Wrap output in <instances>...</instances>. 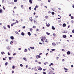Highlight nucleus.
I'll return each instance as SVG.
<instances>
[{
	"label": "nucleus",
	"mask_w": 74,
	"mask_h": 74,
	"mask_svg": "<svg viewBox=\"0 0 74 74\" xmlns=\"http://www.w3.org/2000/svg\"><path fill=\"white\" fill-rule=\"evenodd\" d=\"M14 2H17V0H14Z\"/></svg>",
	"instance_id": "54"
},
{
	"label": "nucleus",
	"mask_w": 74,
	"mask_h": 74,
	"mask_svg": "<svg viewBox=\"0 0 74 74\" xmlns=\"http://www.w3.org/2000/svg\"><path fill=\"white\" fill-rule=\"evenodd\" d=\"M51 51H55V49H52Z\"/></svg>",
	"instance_id": "36"
},
{
	"label": "nucleus",
	"mask_w": 74,
	"mask_h": 74,
	"mask_svg": "<svg viewBox=\"0 0 74 74\" xmlns=\"http://www.w3.org/2000/svg\"><path fill=\"white\" fill-rule=\"evenodd\" d=\"M38 69L39 70L41 71L42 70V68H41V67H40Z\"/></svg>",
	"instance_id": "13"
},
{
	"label": "nucleus",
	"mask_w": 74,
	"mask_h": 74,
	"mask_svg": "<svg viewBox=\"0 0 74 74\" xmlns=\"http://www.w3.org/2000/svg\"><path fill=\"white\" fill-rule=\"evenodd\" d=\"M48 17V16H45V18H46V19H47Z\"/></svg>",
	"instance_id": "32"
},
{
	"label": "nucleus",
	"mask_w": 74,
	"mask_h": 74,
	"mask_svg": "<svg viewBox=\"0 0 74 74\" xmlns=\"http://www.w3.org/2000/svg\"><path fill=\"white\" fill-rule=\"evenodd\" d=\"M43 74H46V73H45V72H43Z\"/></svg>",
	"instance_id": "55"
},
{
	"label": "nucleus",
	"mask_w": 74,
	"mask_h": 74,
	"mask_svg": "<svg viewBox=\"0 0 74 74\" xmlns=\"http://www.w3.org/2000/svg\"><path fill=\"white\" fill-rule=\"evenodd\" d=\"M37 5H36V6H35V8H38V6H37Z\"/></svg>",
	"instance_id": "62"
},
{
	"label": "nucleus",
	"mask_w": 74,
	"mask_h": 74,
	"mask_svg": "<svg viewBox=\"0 0 74 74\" xmlns=\"http://www.w3.org/2000/svg\"><path fill=\"white\" fill-rule=\"evenodd\" d=\"M33 27L34 28V29L36 28V26H33Z\"/></svg>",
	"instance_id": "43"
},
{
	"label": "nucleus",
	"mask_w": 74,
	"mask_h": 74,
	"mask_svg": "<svg viewBox=\"0 0 74 74\" xmlns=\"http://www.w3.org/2000/svg\"><path fill=\"white\" fill-rule=\"evenodd\" d=\"M41 41H43V42H44V39L43 38H42L41 39Z\"/></svg>",
	"instance_id": "25"
},
{
	"label": "nucleus",
	"mask_w": 74,
	"mask_h": 74,
	"mask_svg": "<svg viewBox=\"0 0 74 74\" xmlns=\"http://www.w3.org/2000/svg\"><path fill=\"white\" fill-rule=\"evenodd\" d=\"M60 42H58L57 43V45H58V44H60Z\"/></svg>",
	"instance_id": "27"
},
{
	"label": "nucleus",
	"mask_w": 74,
	"mask_h": 74,
	"mask_svg": "<svg viewBox=\"0 0 74 74\" xmlns=\"http://www.w3.org/2000/svg\"><path fill=\"white\" fill-rule=\"evenodd\" d=\"M3 28H4V29H6L7 28H6V27L5 26H3Z\"/></svg>",
	"instance_id": "30"
},
{
	"label": "nucleus",
	"mask_w": 74,
	"mask_h": 74,
	"mask_svg": "<svg viewBox=\"0 0 74 74\" xmlns=\"http://www.w3.org/2000/svg\"><path fill=\"white\" fill-rule=\"evenodd\" d=\"M14 73V71H12V73Z\"/></svg>",
	"instance_id": "61"
},
{
	"label": "nucleus",
	"mask_w": 74,
	"mask_h": 74,
	"mask_svg": "<svg viewBox=\"0 0 74 74\" xmlns=\"http://www.w3.org/2000/svg\"><path fill=\"white\" fill-rule=\"evenodd\" d=\"M11 26H13V24L12 23L11 24Z\"/></svg>",
	"instance_id": "57"
},
{
	"label": "nucleus",
	"mask_w": 74,
	"mask_h": 74,
	"mask_svg": "<svg viewBox=\"0 0 74 74\" xmlns=\"http://www.w3.org/2000/svg\"><path fill=\"white\" fill-rule=\"evenodd\" d=\"M70 54V51H68L67 52V55H69V54Z\"/></svg>",
	"instance_id": "10"
},
{
	"label": "nucleus",
	"mask_w": 74,
	"mask_h": 74,
	"mask_svg": "<svg viewBox=\"0 0 74 74\" xmlns=\"http://www.w3.org/2000/svg\"><path fill=\"white\" fill-rule=\"evenodd\" d=\"M35 17L36 19L37 18H38V16H35Z\"/></svg>",
	"instance_id": "46"
},
{
	"label": "nucleus",
	"mask_w": 74,
	"mask_h": 74,
	"mask_svg": "<svg viewBox=\"0 0 74 74\" xmlns=\"http://www.w3.org/2000/svg\"><path fill=\"white\" fill-rule=\"evenodd\" d=\"M72 32L73 33H74V29H73L72 30Z\"/></svg>",
	"instance_id": "49"
},
{
	"label": "nucleus",
	"mask_w": 74,
	"mask_h": 74,
	"mask_svg": "<svg viewBox=\"0 0 74 74\" xmlns=\"http://www.w3.org/2000/svg\"><path fill=\"white\" fill-rule=\"evenodd\" d=\"M64 33H67V31H64V32H63Z\"/></svg>",
	"instance_id": "23"
},
{
	"label": "nucleus",
	"mask_w": 74,
	"mask_h": 74,
	"mask_svg": "<svg viewBox=\"0 0 74 74\" xmlns=\"http://www.w3.org/2000/svg\"><path fill=\"white\" fill-rule=\"evenodd\" d=\"M10 43L11 45H12V43H13V42H12V41H11V42H10Z\"/></svg>",
	"instance_id": "33"
},
{
	"label": "nucleus",
	"mask_w": 74,
	"mask_h": 74,
	"mask_svg": "<svg viewBox=\"0 0 74 74\" xmlns=\"http://www.w3.org/2000/svg\"><path fill=\"white\" fill-rule=\"evenodd\" d=\"M29 10L30 11L31 10H32V8H31V7H29Z\"/></svg>",
	"instance_id": "28"
},
{
	"label": "nucleus",
	"mask_w": 74,
	"mask_h": 74,
	"mask_svg": "<svg viewBox=\"0 0 74 74\" xmlns=\"http://www.w3.org/2000/svg\"><path fill=\"white\" fill-rule=\"evenodd\" d=\"M39 44H40V45H42V43L41 42H39Z\"/></svg>",
	"instance_id": "56"
},
{
	"label": "nucleus",
	"mask_w": 74,
	"mask_h": 74,
	"mask_svg": "<svg viewBox=\"0 0 74 74\" xmlns=\"http://www.w3.org/2000/svg\"><path fill=\"white\" fill-rule=\"evenodd\" d=\"M8 64V63L7 62H6L5 64V65H7Z\"/></svg>",
	"instance_id": "47"
},
{
	"label": "nucleus",
	"mask_w": 74,
	"mask_h": 74,
	"mask_svg": "<svg viewBox=\"0 0 74 74\" xmlns=\"http://www.w3.org/2000/svg\"><path fill=\"white\" fill-rule=\"evenodd\" d=\"M6 48L8 50H10V47H9V46H8V47H7Z\"/></svg>",
	"instance_id": "16"
},
{
	"label": "nucleus",
	"mask_w": 74,
	"mask_h": 74,
	"mask_svg": "<svg viewBox=\"0 0 74 74\" xmlns=\"http://www.w3.org/2000/svg\"><path fill=\"white\" fill-rule=\"evenodd\" d=\"M1 54H2V55H3V54H5V53L4 52H1Z\"/></svg>",
	"instance_id": "34"
},
{
	"label": "nucleus",
	"mask_w": 74,
	"mask_h": 74,
	"mask_svg": "<svg viewBox=\"0 0 74 74\" xmlns=\"http://www.w3.org/2000/svg\"><path fill=\"white\" fill-rule=\"evenodd\" d=\"M71 18L72 19H74V17H73V16H71Z\"/></svg>",
	"instance_id": "22"
},
{
	"label": "nucleus",
	"mask_w": 74,
	"mask_h": 74,
	"mask_svg": "<svg viewBox=\"0 0 74 74\" xmlns=\"http://www.w3.org/2000/svg\"><path fill=\"white\" fill-rule=\"evenodd\" d=\"M30 48H31V49H34V47H30Z\"/></svg>",
	"instance_id": "17"
},
{
	"label": "nucleus",
	"mask_w": 74,
	"mask_h": 74,
	"mask_svg": "<svg viewBox=\"0 0 74 74\" xmlns=\"http://www.w3.org/2000/svg\"><path fill=\"white\" fill-rule=\"evenodd\" d=\"M25 52H27V49H25L24 50Z\"/></svg>",
	"instance_id": "24"
},
{
	"label": "nucleus",
	"mask_w": 74,
	"mask_h": 74,
	"mask_svg": "<svg viewBox=\"0 0 74 74\" xmlns=\"http://www.w3.org/2000/svg\"><path fill=\"white\" fill-rule=\"evenodd\" d=\"M20 66H21V67H23V65L22 64H20Z\"/></svg>",
	"instance_id": "53"
},
{
	"label": "nucleus",
	"mask_w": 74,
	"mask_h": 74,
	"mask_svg": "<svg viewBox=\"0 0 74 74\" xmlns=\"http://www.w3.org/2000/svg\"><path fill=\"white\" fill-rule=\"evenodd\" d=\"M21 35L22 36H24L25 35V33H23V32H22L21 33Z\"/></svg>",
	"instance_id": "14"
},
{
	"label": "nucleus",
	"mask_w": 74,
	"mask_h": 74,
	"mask_svg": "<svg viewBox=\"0 0 74 74\" xmlns=\"http://www.w3.org/2000/svg\"><path fill=\"white\" fill-rule=\"evenodd\" d=\"M7 27H8V28H9V29H10V25H7Z\"/></svg>",
	"instance_id": "29"
},
{
	"label": "nucleus",
	"mask_w": 74,
	"mask_h": 74,
	"mask_svg": "<svg viewBox=\"0 0 74 74\" xmlns=\"http://www.w3.org/2000/svg\"><path fill=\"white\" fill-rule=\"evenodd\" d=\"M29 1L30 3V4H32L33 2V1L32 0H29Z\"/></svg>",
	"instance_id": "9"
},
{
	"label": "nucleus",
	"mask_w": 74,
	"mask_h": 74,
	"mask_svg": "<svg viewBox=\"0 0 74 74\" xmlns=\"http://www.w3.org/2000/svg\"><path fill=\"white\" fill-rule=\"evenodd\" d=\"M63 37L64 38H66L67 36H66V35H63Z\"/></svg>",
	"instance_id": "2"
},
{
	"label": "nucleus",
	"mask_w": 74,
	"mask_h": 74,
	"mask_svg": "<svg viewBox=\"0 0 74 74\" xmlns=\"http://www.w3.org/2000/svg\"><path fill=\"white\" fill-rule=\"evenodd\" d=\"M23 5H21V7L22 8V9L23 8Z\"/></svg>",
	"instance_id": "52"
},
{
	"label": "nucleus",
	"mask_w": 74,
	"mask_h": 74,
	"mask_svg": "<svg viewBox=\"0 0 74 74\" xmlns=\"http://www.w3.org/2000/svg\"><path fill=\"white\" fill-rule=\"evenodd\" d=\"M48 1L49 3H50V2H51V0H48Z\"/></svg>",
	"instance_id": "58"
},
{
	"label": "nucleus",
	"mask_w": 74,
	"mask_h": 74,
	"mask_svg": "<svg viewBox=\"0 0 74 74\" xmlns=\"http://www.w3.org/2000/svg\"><path fill=\"white\" fill-rule=\"evenodd\" d=\"M23 60H25V61H27V59H26V58H25V57H24L23 58Z\"/></svg>",
	"instance_id": "15"
},
{
	"label": "nucleus",
	"mask_w": 74,
	"mask_h": 74,
	"mask_svg": "<svg viewBox=\"0 0 74 74\" xmlns=\"http://www.w3.org/2000/svg\"><path fill=\"white\" fill-rule=\"evenodd\" d=\"M53 36H54V37H55V36H56V34L55 33H53Z\"/></svg>",
	"instance_id": "37"
},
{
	"label": "nucleus",
	"mask_w": 74,
	"mask_h": 74,
	"mask_svg": "<svg viewBox=\"0 0 74 74\" xmlns=\"http://www.w3.org/2000/svg\"><path fill=\"white\" fill-rule=\"evenodd\" d=\"M10 38L11 40H14V36H12L10 37Z\"/></svg>",
	"instance_id": "3"
},
{
	"label": "nucleus",
	"mask_w": 74,
	"mask_h": 74,
	"mask_svg": "<svg viewBox=\"0 0 74 74\" xmlns=\"http://www.w3.org/2000/svg\"><path fill=\"white\" fill-rule=\"evenodd\" d=\"M64 70H66L65 71V72H67V71L68 70V69H66L65 68H64Z\"/></svg>",
	"instance_id": "4"
},
{
	"label": "nucleus",
	"mask_w": 74,
	"mask_h": 74,
	"mask_svg": "<svg viewBox=\"0 0 74 74\" xmlns=\"http://www.w3.org/2000/svg\"><path fill=\"white\" fill-rule=\"evenodd\" d=\"M2 11H3V10L1 9H0V13H2Z\"/></svg>",
	"instance_id": "18"
},
{
	"label": "nucleus",
	"mask_w": 74,
	"mask_h": 74,
	"mask_svg": "<svg viewBox=\"0 0 74 74\" xmlns=\"http://www.w3.org/2000/svg\"><path fill=\"white\" fill-rule=\"evenodd\" d=\"M9 60H11V57H9Z\"/></svg>",
	"instance_id": "41"
},
{
	"label": "nucleus",
	"mask_w": 74,
	"mask_h": 74,
	"mask_svg": "<svg viewBox=\"0 0 74 74\" xmlns=\"http://www.w3.org/2000/svg\"><path fill=\"white\" fill-rule=\"evenodd\" d=\"M50 64H51V65H53V64L51 63Z\"/></svg>",
	"instance_id": "64"
},
{
	"label": "nucleus",
	"mask_w": 74,
	"mask_h": 74,
	"mask_svg": "<svg viewBox=\"0 0 74 74\" xmlns=\"http://www.w3.org/2000/svg\"><path fill=\"white\" fill-rule=\"evenodd\" d=\"M3 8L4 10H5V8L3 6Z\"/></svg>",
	"instance_id": "35"
},
{
	"label": "nucleus",
	"mask_w": 74,
	"mask_h": 74,
	"mask_svg": "<svg viewBox=\"0 0 74 74\" xmlns=\"http://www.w3.org/2000/svg\"><path fill=\"white\" fill-rule=\"evenodd\" d=\"M16 55V53H14V54H13V56H15V55Z\"/></svg>",
	"instance_id": "42"
},
{
	"label": "nucleus",
	"mask_w": 74,
	"mask_h": 74,
	"mask_svg": "<svg viewBox=\"0 0 74 74\" xmlns=\"http://www.w3.org/2000/svg\"><path fill=\"white\" fill-rule=\"evenodd\" d=\"M36 58L37 59H38V58H40L41 57H40V56H36Z\"/></svg>",
	"instance_id": "6"
},
{
	"label": "nucleus",
	"mask_w": 74,
	"mask_h": 74,
	"mask_svg": "<svg viewBox=\"0 0 74 74\" xmlns=\"http://www.w3.org/2000/svg\"><path fill=\"white\" fill-rule=\"evenodd\" d=\"M71 23H74V21L73 20H72L71 21Z\"/></svg>",
	"instance_id": "39"
},
{
	"label": "nucleus",
	"mask_w": 74,
	"mask_h": 74,
	"mask_svg": "<svg viewBox=\"0 0 74 74\" xmlns=\"http://www.w3.org/2000/svg\"><path fill=\"white\" fill-rule=\"evenodd\" d=\"M13 69H14V68H15V67H14V66L13 65L12 67Z\"/></svg>",
	"instance_id": "38"
},
{
	"label": "nucleus",
	"mask_w": 74,
	"mask_h": 74,
	"mask_svg": "<svg viewBox=\"0 0 74 74\" xmlns=\"http://www.w3.org/2000/svg\"><path fill=\"white\" fill-rule=\"evenodd\" d=\"M57 60H58V59H59V58L58 57H57Z\"/></svg>",
	"instance_id": "60"
},
{
	"label": "nucleus",
	"mask_w": 74,
	"mask_h": 74,
	"mask_svg": "<svg viewBox=\"0 0 74 74\" xmlns=\"http://www.w3.org/2000/svg\"><path fill=\"white\" fill-rule=\"evenodd\" d=\"M2 3H4V0H2Z\"/></svg>",
	"instance_id": "44"
},
{
	"label": "nucleus",
	"mask_w": 74,
	"mask_h": 74,
	"mask_svg": "<svg viewBox=\"0 0 74 74\" xmlns=\"http://www.w3.org/2000/svg\"><path fill=\"white\" fill-rule=\"evenodd\" d=\"M29 30L30 32H32L33 31V29L32 28H29Z\"/></svg>",
	"instance_id": "11"
},
{
	"label": "nucleus",
	"mask_w": 74,
	"mask_h": 74,
	"mask_svg": "<svg viewBox=\"0 0 74 74\" xmlns=\"http://www.w3.org/2000/svg\"><path fill=\"white\" fill-rule=\"evenodd\" d=\"M8 55H10V53H9V52H8Z\"/></svg>",
	"instance_id": "50"
},
{
	"label": "nucleus",
	"mask_w": 74,
	"mask_h": 74,
	"mask_svg": "<svg viewBox=\"0 0 74 74\" xmlns=\"http://www.w3.org/2000/svg\"><path fill=\"white\" fill-rule=\"evenodd\" d=\"M15 33H16V34H19L18 33V32H17V31H16L15 32Z\"/></svg>",
	"instance_id": "26"
},
{
	"label": "nucleus",
	"mask_w": 74,
	"mask_h": 74,
	"mask_svg": "<svg viewBox=\"0 0 74 74\" xmlns=\"http://www.w3.org/2000/svg\"><path fill=\"white\" fill-rule=\"evenodd\" d=\"M49 24L48 25V24H47L46 25V26H47V27H49V26L50 25H49Z\"/></svg>",
	"instance_id": "19"
},
{
	"label": "nucleus",
	"mask_w": 74,
	"mask_h": 74,
	"mask_svg": "<svg viewBox=\"0 0 74 74\" xmlns=\"http://www.w3.org/2000/svg\"><path fill=\"white\" fill-rule=\"evenodd\" d=\"M42 38H43V39H44V40H45V39H46V37H45V36H42Z\"/></svg>",
	"instance_id": "7"
},
{
	"label": "nucleus",
	"mask_w": 74,
	"mask_h": 74,
	"mask_svg": "<svg viewBox=\"0 0 74 74\" xmlns=\"http://www.w3.org/2000/svg\"><path fill=\"white\" fill-rule=\"evenodd\" d=\"M62 51H65V50H64V49H62Z\"/></svg>",
	"instance_id": "48"
},
{
	"label": "nucleus",
	"mask_w": 74,
	"mask_h": 74,
	"mask_svg": "<svg viewBox=\"0 0 74 74\" xmlns=\"http://www.w3.org/2000/svg\"><path fill=\"white\" fill-rule=\"evenodd\" d=\"M23 29H25L26 28V27H25V26H24L23 27Z\"/></svg>",
	"instance_id": "51"
},
{
	"label": "nucleus",
	"mask_w": 74,
	"mask_h": 74,
	"mask_svg": "<svg viewBox=\"0 0 74 74\" xmlns=\"http://www.w3.org/2000/svg\"><path fill=\"white\" fill-rule=\"evenodd\" d=\"M73 8H74V5H72Z\"/></svg>",
	"instance_id": "63"
},
{
	"label": "nucleus",
	"mask_w": 74,
	"mask_h": 74,
	"mask_svg": "<svg viewBox=\"0 0 74 74\" xmlns=\"http://www.w3.org/2000/svg\"><path fill=\"white\" fill-rule=\"evenodd\" d=\"M66 24L64 23L62 25V26H63V27H66Z\"/></svg>",
	"instance_id": "12"
},
{
	"label": "nucleus",
	"mask_w": 74,
	"mask_h": 74,
	"mask_svg": "<svg viewBox=\"0 0 74 74\" xmlns=\"http://www.w3.org/2000/svg\"><path fill=\"white\" fill-rule=\"evenodd\" d=\"M16 23H18V22H19V21H18V20H16Z\"/></svg>",
	"instance_id": "45"
},
{
	"label": "nucleus",
	"mask_w": 74,
	"mask_h": 74,
	"mask_svg": "<svg viewBox=\"0 0 74 74\" xmlns=\"http://www.w3.org/2000/svg\"><path fill=\"white\" fill-rule=\"evenodd\" d=\"M39 29H36V32H38V31H39Z\"/></svg>",
	"instance_id": "59"
},
{
	"label": "nucleus",
	"mask_w": 74,
	"mask_h": 74,
	"mask_svg": "<svg viewBox=\"0 0 74 74\" xmlns=\"http://www.w3.org/2000/svg\"><path fill=\"white\" fill-rule=\"evenodd\" d=\"M27 34L28 35H29V36H31V33L30 32H28Z\"/></svg>",
	"instance_id": "5"
},
{
	"label": "nucleus",
	"mask_w": 74,
	"mask_h": 74,
	"mask_svg": "<svg viewBox=\"0 0 74 74\" xmlns=\"http://www.w3.org/2000/svg\"><path fill=\"white\" fill-rule=\"evenodd\" d=\"M46 34H47V35H49V34H50V33H48V32H46Z\"/></svg>",
	"instance_id": "20"
},
{
	"label": "nucleus",
	"mask_w": 74,
	"mask_h": 74,
	"mask_svg": "<svg viewBox=\"0 0 74 74\" xmlns=\"http://www.w3.org/2000/svg\"><path fill=\"white\" fill-rule=\"evenodd\" d=\"M51 14H52V15H54L55 14V12H52Z\"/></svg>",
	"instance_id": "21"
},
{
	"label": "nucleus",
	"mask_w": 74,
	"mask_h": 74,
	"mask_svg": "<svg viewBox=\"0 0 74 74\" xmlns=\"http://www.w3.org/2000/svg\"><path fill=\"white\" fill-rule=\"evenodd\" d=\"M49 74H52V72L50 71L49 73Z\"/></svg>",
	"instance_id": "40"
},
{
	"label": "nucleus",
	"mask_w": 74,
	"mask_h": 74,
	"mask_svg": "<svg viewBox=\"0 0 74 74\" xmlns=\"http://www.w3.org/2000/svg\"><path fill=\"white\" fill-rule=\"evenodd\" d=\"M52 28L53 30H55V28L53 26L52 27Z\"/></svg>",
	"instance_id": "8"
},
{
	"label": "nucleus",
	"mask_w": 74,
	"mask_h": 74,
	"mask_svg": "<svg viewBox=\"0 0 74 74\" xmlns=\"http://www.w3.org/2000/svg\"><path fill=\"white\" fill-rule=\"evenodd\" d=\"M52 45L53 47H55V46H56V44H55V43L54 42L52 43Z\"/></svg>",
	"instance_id": "1"
},
{
	"label": "nucleus",
	"mask_w": 74,
	"mask_h": 74,
	"mask_svg": "<svg viewBox=\"0 0 74 74\" xmlns=\"http://www.w3.org/2000/svg\"><path fill=\"white\" fill-rule=\"evenodd\" d=\"M30 20L31 22H32L33 21V19L32 18H31Z\"/></svg>",
	"instance_id": "31"
}]
</instances>
